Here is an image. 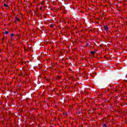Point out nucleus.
I'll return each instance as SVG.
<instances>
[{"instance_id":"nucleus-1","label":"nucleus","mask_w":127,"mask_h":127,"mask_svg":"<svg viewBox=\"0 0 127 127\" xmlns=\"http://www.w3.org/2000/svg\"><path fill=\"white\" fill-rule=\"evenodd\" d=\"M104 29L105 30H106V31H107V30H109V27H108V26L105 25L104 26Z\"/></svg>"},{"instance_id":"nucleus-2","label":"nucleus","mask_w":127,"mask_h":127,"mask_svg":"<svg viewBox=\"0 0 127 127\" xmlns=\"http://www.w3.org/2000/svg\"><path fill=\"white\" fill-rule=\"evenodd\" d=\"M90 53L92 54V55H94L96 52L91 51H90Z\"/></svg>"},{"instance_id":"nucleus-3","label":"nucleus","mask_w":127,"mask_h":127,"mask_svg":"<svg viewBox=\"0 0 127 127\" xmlns=\"http://www.w3.org/2000/svg\"><path fill=\"white\" fill-rule=\"evenodd\" d=\"M15 19H16V20H17L18 21H20V19H19V18H18V17H15Z\"/></svg>"},{"instance_id":"nucleus-4","label":"nucleus","mask_w":127,"mask_h":127,"mask_svg":"<svg viewBox=\"0 0 127 127\" xmlns=\"http://www.w3.org/2000/svg\"><path fill=\"white\" fill-rule=\"evenodd\" d=\"M4 6H5V7H9L8 5H6V4H5V3L4 4Z\"/></svg>"},{"instance_id":"nucleus-5","label":"nucleus","mask_w":127,"mask_h":127,"mask_svg":"<svg viewBox=\"0 0 127 127\" xmlns=\"http://www.w3.org/2000/svg\"><path fill=\"white\" fill-rule=\"evenodd\" d=\"M103 127H107V125H106V124H104L103 125Z\"/></svg>"},{"instance_id":"nucleus-6","label":"nucleus","mask_w":127,"mask_h":127,"mask_svg":"<svg viewBox=\"0 0 127 127\" xmlns=\"http://www.w3.org/2000/svg\"><path fill=\"white\" fill-rule=\"evenodd\" d=\"M5 34H8V31H6L5 32Z\"/></svg>"},{"instance_id":"nucleus-7","label":"nucleus","mask_w":127,"mask_h":127,"mask_svg":"<svg viewBox=\"0 0 127 127\" xmlns=\"http://www.w3.org/2000/svg\"><path fill=\"white\" fill-rule=\"evenodd\" d=\"M51 26V27H52V28H54V26H53V25H52H52H51V26Z\"/></svg>"},{"instance_id":"nucleus-8","label":"nucleus","mask_w":127,"mask_h":127,"mask_svg":"<svg viewBox=\"0 0 127 127\" xmlns=\"http://www.w3.org/2000/svg\"><path fill=\"white\" fill-rule=\"evenodd\" d=\"M14 35V34L13 33L11 34V36H13Z\"/></svg>"},{"instance_id":"nucleus-9","label":"nucleus","mask_w":127,"mask_h":127,"mask_svg":"<svg viewBox=\"0 0 127 127\" xmlns=\"http://www.w3.org/2000/svg\"><path fill=\"white\" fill-rule=\"evenodd\" d=\"M80 114H81V112H79L78 113V115H80Z\"/></svg>"},{"instance_id":"nucleus-10","label":"nucleus","mask_w":127,"mask_h":127,"mask_svg":"<svg viewBox=\"0 0 127 127\" xmlns=\"http://www.w3.org/2000/svg\"><path fill=\"white\" fill-rule=\"evenodd\" d=\"M40 9H42V7H40Z\"/></svg>"},{"instance_id":"nucleus-11","label":"nucleus","mask_w":127,"mask_h":127,"mask_svg":"<svg viewBox=\"0 0 127 127\" xmlns=\"http://www.w3.org/2000/svg\"><path fill=\"white\" fill-rule=\"evenodd\" d=\"M89 45V44H86V46H88Z\"/></svg>"},{"instance_id":"nucleus-12","label":"nucleus","mask_w":127,"mask_h":127,"mask_svg":"<svg viewBox=\"0 0 127 127\" xmlns=\"http://www.w3.org/2000/svg\"><path fill=\"white\" fill-rule=\"evenodd\" d=\"M11 38H13L12 36H11Z\"/></svg>"},{"instance_id":"nucleus-13","label":"nucleus","mask_w":127,"mask_h":127,"mask_svg":"<svg viewBox=\"0 0 127 127\" xmlns=\"http://www.w3.org/2000/svg\"><path fill=\"white\" fill-rule=\"evenodd\" d=\"M19 87H21V85H18Z\"/></svg>"},{"instance_id":"nucleus-14","label":"nucleus","mask_w":127,"mask_h":127,"mask_svg":"<svg viewBox=\"0 0 127 127\" xmlns=\"http://www.w3.org/2000/svg\"><path fill=\"white\" fill-rule=\"evenodd\" d=\"M17 36H18V37H19V35H18Z\"/></svg>"}]
</instances>
